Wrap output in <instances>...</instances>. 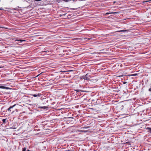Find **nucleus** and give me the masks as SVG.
<instances>
[{
	"label": "nucleus",
	"mask_w": 151,
	"mask_h": 151,
	"mask_svg": "<svg viewBox=\"0 0 151 151\" xmlns=\"http://www.w3.org/2000/svg\"><path fill=\"white\" fill-rule=\"evenodd\" d=\"M41 94L40 93L35 94L31 95L32 96L34 97H36L37 96L40 97Z\"/></svg>",
	"instance_id": "f257e3e1"
},
{
	"label": "nucleus",
	"mask_w": 151,
	"mask_h": 151,
	"mask_svg": "<svg viewBox=\"0 0 151 151\" xmlns=\"http://www.w3.org/2000/svg\"><path fill=\"white\" fill-rule=\"evenodd\" d=\"M42 52H45L47 53H52V51H49L48 50H46V49L44 51H42Z\"/></svg>",
	"instance_id": "f03ea898"
},
{
	"label": "nucleus",
	"mask_w": 151,
	"mask_h": 151,
	"mask_svg": "<svg viewBox=\"0 0 151 151\" xmlns=\"http://www.w3.org/2000/svg\"><path fill=\"white\" fill-rule=\"evenodd\" d=\"M0 88H2V89H9V88L7 87H5L3 86H0Z\"/></svg>",
	"instance_id": "7ed1b4c3"
},
{
	"label": "nucleus",
	"mask_w": 151,
	"mask_h": 151,
	"mask_svg": "<svg viewBox=\"0 0 151 151\" xmlns=\"http://www.w3.org/2000/svg\"><path fill=\"white\" fill-rule=\"evenodd\" d=\"M87 74H86L85 76H83L82 77V78L85 80H87L88 79V77H87Z\"/></svg>",
	"instance_id": "20e7f679"
},
{
	"label": "nucleus",
	"mask_w": 151,
	"mask_h": 151,
	"mask_svg": "<svg viewBox=\"0 0 151 151\" xmlns=\"http://www.w3.org/2000/svg\"><path fill=\"white\" fill-rule=\"evenodd\" d=\"M146 129L147 130V132L151 133V128L147 127Z\"/></svg>",
	"instance_id": "39448f33"
},
{
	"label": "nucleus",
	"mask_w": 151,
	"mask_h": 151,
	"mask_svg": "<svg viewBox=\"0 0 151 151\" xmlns=\"http://www.w3.org/2000/svg\"><path fill=\"white\" fill-rule=\"evenodd\" d=\"M15 41H19L21 42H24V41H25V40H21V39H19V40H15Z\"/></svg>",
	"instance_id": "423d86ee"
},
{
	"label": "nucleus",
	"mask_w": 151,
	"mask_h": 151,
	"mask_svg": "<svg viewBox=\"0 0 151 151\" xmlns=\"http://www.w3.org/2000/svg\"><path fill=\"white\" fill-rule=\"evenodd\" d=\"M71 71V70H68V71H60V72L62 73H61L62 74L63 73V72H67V71Z\"/></svg>",
	"instance_id": "0eeeda50"
},
{
	"label": "nucleus",
	"mask_w": 151,
	"mask_h": 151,
	"mask_svg": "<svg viewBox=\"0 0 151 151\" xmlns=\"http://www.w3.org/2000/svg\"><path fill=\"white\" fill-rule=\"evenodd\" d=\"M41 108H42L44 109H45L47 108V106H43L42 107H41Z\"/></svg>",
	"instance_id": "6e6552de"
},
{
	"label": "nucleus",
	"mask_w": 151,
	"mask_h": 151,
	"mask_svg": "<svg viewBox=\"0 0 151 151\" xmlns=\"http://www.w3.org/2000/svg\"><path fill=\"white\" fill-rule=\"evenodd\" d=\"M16 106V104H14V105H13V106H10V107H9V108L10 109H11L12 108H13L14 106Z\"/></svg>",
	"instance_id": "1a4fd4ad"
},
{
	"label": "nucleus",
	"mask_w": 151,
	"mask_h": 151,
	"mask_svg": "<svg viewBox=\"0 0 151 151\" xmlns=\"http://www.w3.org/2000/svg\"><path fill=\"white\" fill-rule=\"evenodd\" d=\"M6 119H4L2 120V121L4 123H5L6 122Z\"/></svg>",
	"instance_id": "9d476101"
},
{
	"label": "nucleus",
	"mask_w": 151,
	"mask_h": 151,
	"mask_svg": "<svg viewBox=\"0 0 151 151\" xmlns=\"http://www.w3.org/2000/svg\"><path fill=\"white\" fill-rule=\"evenodd\" d=\"M137 75V74H134L130 75V76H135Z\"/></svg>",
	"instance_id": "9b49d317"
},
{
	"label": "nucleus",
	"mask_w": 151,
	"mask_h": 151,
	"mask_svg": "<svg viewBox=\"0 0 151 151\" xmlns=\"http://www.w3.org/2000/svg\"><path fill=\"white\" fill-rule=\"evenodd\" d=\"M26 148L25 147H24L23 148L22 151H26Z\"/></svg>",
	"instance_id": "f8f14e48"
},
{
	"label": "nucleus",
	"mask_w": 151,
	"mask_h": 151,
	"mask_svg": "<svg viewBox=\"0 0 151 151\" xmlns=\"http://www.w3.org/2000/svg\"><path fill=\"white\" fill-rule=\"evenodd\" d=\"M8 110L9 111H11V109L9 108V107L8 109Z\"/></svg>",
	"instance_id": "ddd939ff"
},
{
	"label": "nucleus",
	"mask_w": 151,
	"mask_h": 151,
	"mask_svg": "<svg viewBox=\"0 0 151 151\" xmlns=\"http://www.w3.org/2000/svg\"><path fill=\"white\" fill-rule=\"evenodd\" d=\"M127 83V82H125V81H124V82H123V84H126V83Z\"/></svg>",
	"instance_id": "4468645a"
},
{
	"label": "nucleus",
	"mask_w": 151,
	"mask_h": 151,
	"mask_svg": "<svg viewBox=\"0 0 151 151\" xmlns=\"http://www.w3.org/2000/svg\"><path fill=\"white\" fill-rule=\"evenodd\" d=\"M75 91H76L77 92H78V91H79L78 89H77V90H75Z\"/></svg>",
	"instance_id": "2eb2a0df"
},
{
	"label": "nucleus",
	"mask_w": 151,
	"mask_h": 151,
	"mask_svg": "<svg viewBox=\"0 0 151 151\" xmlns=\"http://www.w3.org/2000/svg\"><path fill=\"white\" fill-rule=\"evenodd\" d=\"M3 8L2 7L0 8V10H1L3 9Z\"/></svg>",
	"instance_id": "dca6fc26"
},
{
	"label": "nucleus",
	"mask_w": 151,
	"mask_h": 151,
	"mask_svg": "<svg viewBox=\"0 0 151 151\" xmlns=\"http://www.w3.org/2000/svg\"><path fill=\"white\" fill-rule=\"evenodd\" d=\"M149 91H151V88H150V89H149Z\"/></svg>",
	"instance_id": "f3484780"
},
{
	"label": "nucleus",
	"mask_w": 151,
	"mask_h": 151,
	"mask_svg": "<svg viewBox=\"0 0 151 151\" xmlns=\"http://www.w3.org/2000/svg\"><path fill=\"white\" fill-rule=\"evenodd\" d=\"M73 9V10H75V9Z\"/></svg>",
	"instance_id": "a211bd4d"
},
{
	"label": "nucleus",
	"mask_w": 151,
	"mask_h": 151,
	"mask_svg": "<svg viewBox=\"0 0 151 151\" xmlns=\"http://www.w3.org/2000/svg\"><path fill=\"white\" fill-rule=\"evenodd\" d=\"M0 28H4V27H0Z\"/></svg>",
	"instance_id": "6ab92c4d"
},
{
	"label": "nucleus",
	"mask_w": 151,
	"mask_h": 151,
	"mask_svg": "<svg viewBox=\"0 0 151 151\" xmlns=\"http://www.w3.org/2000/svg\"><path fill=\"white\" fill-rule=\"evenodd\" d=\"M90 39H91L90 38H88V40H90Z\"/></svg>",
	"instance_id": "aec40b11"
},
{
	"label": "nucleus",
	"mask_w": 151,
	"mask_h": 151,
	"mask_svg": "<svg viewBox=\"0 0 151 151\" xmlns=\"http://www.w3.org/2000/svg\"><path fill=\"white\" fill-rule=\"evenodd\" d=\"M122 76H122V75L120 76V77H122Z\"/></svg>",
	"instance_id": "412c9836"
},
{
	"label": "nucleus",
	"mask_w": 151,
	"mask_h": 151,
	"mask_svg": "<svg viewBox=\"0 0 151 151\" xmlns=\"http://www.w3.org/2000/svg\"><path fill=\"white\" fill-rule=\"evenodd\" d=\"M27 151H30V150H27Z\"/></svg>",
	"instance_id": "4be33fe9"
},
{
	"label": "nucleus",
	"mask_w": 151,
	"mask_h": 151,
	"mask_svg": "<svg viewBox=\"0 0 151 151\" xmlns=\"http://www.w3.org/2000/svg\"><path fill=\"white\" fill-rule=\"evenodd\" d=\"M15 128H13V129H15Z\"/></svg>",
	"instance_id": "5701e85b"
},
{
	"label": "nucleus",
	"mask_w": 151,
	"mask_h": 151,
	"mask_svg": "<svg viewBox=\"0 0 151 151\" xmlns=\"http://www.w3.org/2000/svg\"><path fill=\"white\" fill-rule=\"evenodd\" d=\"M122 31H123V32L124 31V30H122Z\"/></svg>",
	"instance_id": "b1692460"
},
{
	"label": "nucleus",
	"mask_w": 151,
	"mask_h": 151,
	"mask_svg": "<svg viewBox=\"0 0 151 151\" xmlns=\"http://www.w3.org/2000/svg\"><path fill=\"white\" fill-rule=\"evenodd\" d=\"M62 16V15H60V16H61V17Z\"/></svg>",
	"instance_id": "393cba45"
},
{
	"label": "nucleus",
	"mask_w": 151,
	"mask_h": 151,
	"mask_svg": "<svg viewBox=\"0 0 151 151\" xmlns=\"http://www.w3.org/2000/svg\"><path fill=\"white\" fill-rule=\"evenodd\" d=\"M1 68V67H0V68Z\"/></svg>",
	"instance_id": "a878e982"
}]
</instances>
